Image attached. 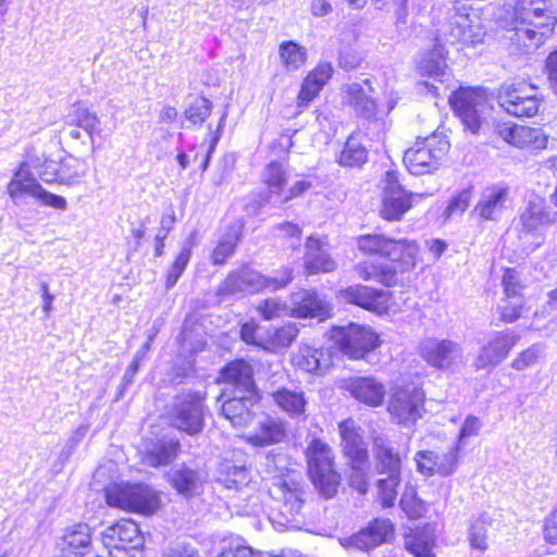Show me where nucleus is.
I'll list each match as a JSON object with an SVG mask.
<instances>
[{
  "instance_id": "nucleus-1",
  "label": "nucleus",
  "mask_w": 557,
  "mask_h": 557,
  "mask_svg": "<svg viewBox=\"0 0 557 557\" xmlns=\"http://www.w3.org/2000/svg\"><path fill=\"white\" fill-rule=\"evenodd\" d=\"M485 26L481 8H474L468 0H456L447 10V21L437 29L432 49L424 50L417 59L422 75L438 77L447 69L444 42L475 45L483 41Z\"/></svg>"
},
{
  "instance_id": "nucleus-2",
  "label": "nucleus",
  "mask_w": 557,
  "mask_h": 557,
  "mask_svg": "<svg viewBox=\"0 0 557 557\" xmlns=\"http://www.w3.org/2000/svg\"><path fill=\"white\" fill-rule=\"evenodd\" d=\"M556 24L549 0H517L504 36L518 51L530 52L553 35Z\"/></svg>"
},
{
  "instance_id": "nucleus-3",
  "label": "nucleus",
  "mask_w": 557,
  "mask_h": 557,
  "mask_svg": "<svg viewBox=\"0 0 557 557\" xmlns=\"http://www.w3.org/2000/svg\"><path fill=\"white\" fill-rule=\"evenodd\" d=\"M306 457L312 484L325 499L333 498L341 485V474L334 469V453L321 440H312L307 447Z\"/></svg>"
},
{
  "instance_id": "nucleus-4",
  "label": "nucleus",
  "mask_w": 557,
  "mask_h": 557,
  "mask_svg": "<svg viewBox=\"0 0 557 557\" xmlns=\"http://www.w3.org/2000/svg\"><path fill=\"white\" fill-rule=\"evenodd\" d=\"M269 494L276 503L275 510L281 517L278 523L298 528L304 517V506L308 496L305 484L290 476L277 479L269 488Z\"/></svg>"
},
{
  "instance_id": "nucleus-5",
  "label": "nucleus",
  "mask_w": 557,
  "mask_h": 557,
  "mask_svg": "<svg viewBox=\"0 0 557 557\" xmlns=\"http://www.w3.org/2000/svg\"><path fill=\"white\" fill-rule=\"evenodd\" d=\"M358 249L366 255H380L394 262H400L403 270L416 265L419 247L414 240L393 239L382 234H367L357 238Z\"/></svg>"
},
{
  "instance_id": "nucleus-6",
  "label": "nucleus",
  "mask_w": 557,
  "mask_h": 557,
  "mask_svg": "<svg viewBox=\"0 0 557 557\" xmlns=\"http://www.w3.org/2000/svg\"><path fill=\"white\" fill-rule=\"evenodd\" d=\"M498 103L510 115L534 116L542 98L539 88L523 81H506L498 89Z\"/></svg>"
},
{
  "instance_id": "nucleus-7",
  "label": "nucleus",
  "mask_w": 557,
  "mask_h": 557,
  "mask_svg": "<svg viewBox=\"0 0 557 557\" xmlns=\"http://www.w3.org/2000/svg\"><path fill=\"white\" fill-rule=\"evenodd\" d=\"M110 507L141 513H152L159 507V497L145 484H112L106 488Z\"/></svg>"
},
{
  "instance_id": "nucleus-8",
  "label": "nucleus",
  "mask_w": 557,
  "mask_h": 557,
  "mask_svg": "<svg viewBox=\"0 0 557 557\" xmlns=\"http://www.w3.org/2000/svg\"><path fill=\"white\" fill-rule=\"evenodd\" d=\"M205 395L198 392L183 391L172 403L170 420L173 426L194 435L205 425Z\"/></svg>"
},
{
  "instance_id": "nucleus-9",
  "label": "nucleus",
  "mask_w": 557,
  "mask_h": 557,
  "mask_svg": "<svg viewBox=\"0 0 557 557\" xmlns=\"http://www.w3.org/2000/svg\"><path fill=\"white\" fill-rule=\"evenodd\" d=\"M449 143L435 134L417 140L414 146L407 149L404 154V163L413 175H423L436 170L441 160L446 154Z\"/></svg>"
},
{
  "instance_id": "nucleus-10",
  "label": "nucleus",
  "mask_w": 557,
  "mask_h": 557,
  "mask_svg": "<svg viewBox=\"0 0 557 557\" xmlns=\"http://www.w3.org/2000/svg\"><path fill=\"white\" fill-rule=\"evenodd\" d=\"M450 103L465 127L476 134L486 120L487 102L484 91L480 88H460L451 96Z\"/></svg>"
},
{
  "instance_id": "nucleus-11",
  "label": "nucleus",
  "mask_w": 557,
  "mask_h": 557,
  "mask_svg": "<svg viewBox=\"0 0 557 557\" xmlns=\"http://www.w3.org/2000/svg\"><path fill=\"white\" fill-rule=\"evenodd\" d=\"M425 394L421 387L408 385L395 388L387 406L392 421L410 428L422 417Z\"/></svg>"
},
{
  "instance_id": "nucleus-12",
  "label": "nucleus",
  "mask_w": 557,
  "mask_h": 557,
  "mask_svg": "<svg viewBox=\"0 0 557 557\" xmlns=\"http://www.w3.org/2000/svg\"><path fill=\"white\" fill-rule=\"evenodd\" d=\"M419 354L429 366L440 371L454 370L465 361L462 346L448 338H424L420 342Z\"/></svg>"
},
{
  "instance_id": "nucleus-13",
  "label": "nucleus",
  "mask_w": 557,
  "mask_h": 557,
  "mask_svg": "<svg viewBox=\"0 0 557 557\" xmlns=\"http://www.w3.org/2000/svg\"><path fill=\"white\" fill-rule=\"evenodd\" d=\"M383 197L380 215L387 221H399L411 208L414 197L422 195L407 193L399 182V173L388 170L383 178Z\"/></svg>"
},
{
  "instance_id": "nucleus-14",
  "label": "nucleus",
  "mask_w": 557,
  "mask_h": 557,
  "mask_svg": "<svg viewBox=\"0 0 557 557\" xmlns=\"http://www.w3.org/2000/svg\"><path fill=\"white\" fill-rule=\"evenodd\" d=\"M334 337L342 352L351 359H363L380 345L376 333L370 327L357 324L341 327Z\"/></svg>"
},
{
  "instance_id": "nucleus-15",
  "label": "nucleus",
  "mask_w": 557,
  "mask_h": 557,
  "mask_svg": "<svg viewBox=\"0 0 557 557\" xmlns=\"http://www.w3.org/2000/svg\"><path fill=\"white\" fill-rule=\"evenodd\" d=\"M417 469L426 476H447L455 472L458 463V446L445 451L420 450L416 454Z\"/></svg>"
},
{
  "instance_id": "nucleus-16",
  "label": "nucleus",
  "mask_w": 557,
  "mask_h": 557,
  "mask_svg": "<svg viewBox=\"0 0 557 557\" xmlns=\"http://www.w3.org/2000/svg\"><path fill=\"white\" fill-rule=\"evenodd\" d=\"M519 338L518 335L510 331L495 332L478 354L474 361L476 370L499 364L509 355Z\"/></svg>"
},
{
  "instance_id": "nucleus-17",
  "label": "nucleus",
  "mask_w": 557,
  "mask_h": 557,
  "mask_svg": "<svg viewBox=\"0 0 557 557\" xmlns=\"http://www.w3.org/2000/svg\"><path fill=\"white\" fill-rule=\"evenodd\" d=\"M392 533L393 524L389 520L375 519L358 533L341 539V544L346 548L369 550L386 542Z\"/></svg>"
},
{
  "instance_id": "nucleus-18",
  "label": "nucleus",
  "mask_w": 557,
  "mask_h": 557,
  "mask_svg": "<svg viewBox=\"0 0 557 557\" xmlns=\"http://www.w3.org/2000/svg\"><path fill=\"white\" fill-rule=\"evenodd\" d=\"M496 133L508 144L522 149H543L548 140L542 128L517 125L510 122L497 124Z\"/></svg>"
},
{
  "instance_id": "nucleus-19",
  "label": "nucleus",
  "mask_w": 557,
  "mask_h": 557,
  "mask_svg": "<svg viewBox=\"0 0 557 557\" xmlns=\"http://www.w3.org/2000/svg\"><path fill=\"white\" fill-rule=\"evenodd\" d=\"M91 547L90 528L78 523L64 530L55 540L58 557H84Z\"/></svg>"
},
{
  "instance_id": "nucleus-20",
  "label": "nucleus",
  "mask_w": 557,
  "mask_h": 557,
  "mask_svg": "<svg viewBox=\"0 0 557 557\" xmlns=\"http://www.w3.org/2000/svg\"><path fill=\"white\" fill-rule=\"evenodd\" d=\"M222 381L226 384L222 396L227 394H258L253 381L251 366L244 360H235L228 363L221 373Z\"/></svg>"
},
{
  "instance_id": "nucleus-21",
  "label": "nucleus",
  "mask_w": 557,
  "mask_h": 557,
  "mask_svg": "<svg viewBox=\"0 0 557 557\" xmlns=\"http://www.w3.org/2000/svg\"><path fill=\"white\" fill-rule=\"evenodd\" d=\"M344 94L346 102L355 109L359 116L366 120L375 117L377 106L373 98L374 88L370 79L346 84Z\"/></svg>"
},
{
  "instance_id": "nucleus-22",
  "label": "nucleus",
  "mask_w": 557,
  "mask_h": 557,
  "mask_svg": "<svg viewBox=\"0 0 557 557\" xmlns=\"http://www.w3.org/2000/svg\"><path fill=\"white\" fill-rule=\"evenodd\" d=\"M339 297L348 302L379 314L388 308V295L384 290L373 289L364 285H352L338 292Z\"/></svg>"
},
{
  "instance_id": "nucleus-23",
  "label": "nucleus",
  "mask_w": 557,
  "mask_h": 557,
  "mask_svg": "<svg viewBox=\"0 0 557 557\" xmlns=\"http://www.w3.org/2000/svg\"><path fill=\"white\" fill-rule=\"evenodd\" d=\"M222 406V416L231 422L234 428H245L253 419L251 408L258 401V394H227Z\"/></svg>"
},
{
  "instance_id": "nucleus-24",
  "label": "nucleus",
  "mask_w": 557,
  "mask_h": 557,
  "mask_svg": "<svg viewBox=\"0 0 557 557\" xmlns=\"http://www.w3.org/2000/svg\"><path fill=\"white\" fill-rule=\"evenodd\" d=\"M344 388L358 401L369 406L383 405L386 388L384 384L373 376H355L345 380Z\"/></svg>"
},
{
  "instance_id": "nucleus-25",
  "label": "nucleus",
  "mask_w": 557,
  "mask_h": 557,
  "mask_svg": "<svg viewBox=\"0 0 557 557\" xmlns=\"http://www.w3.org/2000/svg\"><path fill=\"white\" fill-rule=\"evenodd\" d=\"M290 315L297 318H319L324 320L331 314V307L317 293L300 289L290 295Z\"/></svg>"
},
{
  "instance_id": "nucleus-26",
  "label": "nucleus",
  "mask_w": 557,
  "mask_h": 557,
  "mask_svg": "<svg viewBox=\"0 0 557 557\" xmlns=\"http://www.w3.org/2000/svg\"><path fill=\"white\" fill-rule=\"evenodd\" d=\"M522 230L532 233L541 227L557 224V214L553 212L544 198L533 196L519 216Z\"/></svg>"
},
{
  "instance_id": "nucleus-27",
  "label": "nucleus",
  "mask_w": 557,
  "mask_h": 557,
  "mask_svg": "<svg viewBox=\"0 0 557 557\" xmlns=\"http://www.w3.org/2000/svg\"><path fill=\"white\" fill-rule=\"evenodd\" d=\"M332 352L329 348L301 345L293 356V364L311 374L322 375L332 366Z\"/></svg>"
},
{
  "instance_id": "nucleus-28",
  "label": "nucleus",
  "mask_w": 557,
  "mask_h": 557,
  "mask_svg": "<svg viewBox=\"0 0 557 557\" xmlns=\"http://www.w3.org/2000/svg\"><path fill=\"white\" fill-rule=\"evenodd\" d=\"M508 188L493 185L483 189L473 212L484 221H498L506 209Z\"/></svg>"
},
{
  "instance_id": "nucleus-29",
  "label": "nucleus",
  "mask_w": 557,
  "mask_h": 557,
  "mask_svg": "<svg viewBox=\"0 0 557 557\" xmlns=\"http://www.w3.org/2000/svg\"><path fill=\"white\" fill-rule=\"evenodd\" d=\"M102 542L106 547L129 546L143 547L144 537L138 525L129 519H122L108 527L102 532Z\"/></svg>"
},
{
  "instance_id": "nucleus-30",
  "label": "nucleus",
  "mask_w": 557,
  "mask_h": 557,
  "mask_svg": "<svg viewBox=\"0 0 557 557\" xmlns=\"http://www.w3.org/2000/svg\"><path fill=\"white\" fill-rule=\"evenodd\" d=\"M374 472L376 475H401V459L383 435L373 438Z\"/></svg>"
},
{
  "instance_id": "nucleus-31",
  "label": "nucleus",
  "mask_w": 557,
  "mask_h": 557,
  "mask_svg": "<svg viewBox=\"0 0 557 557\" xmlns=\"http://www.w3.org/2000/svg\"><path fill=\"white\" fill-rule=\"evenodd\" d=\"M342 438L343 451L349 460L368 459V447L363 441L361 429L357 426L352 419H347L338 424Z\"/></svg>"
},
{
  "instance_id": "nucleus-32",
  "label": "nucleus",
  "mask_w": 557,
  "mask_h": 557,
  "mask_svg": "<svg viewBox=\"0 0 557 557\" xmlns=\"http://www.w3.org/2000/svg\"><path fill=\"white\" fill-rule=\"evenodd\" d=\"M287 436L285 423L272 417H265L257 429L246 436L247 443L256 447H264L283 442Z\"/></svg>"
},
{
  "instance_id": "nucleus-33",
  "label": "nucleus",
  "mask_w": 557,
  "mask_h": 557,
  "mask_svg": "<svg viewBox=\"0 0 557 557\" xmlns=\"http://www.w3.org/2000/svg\"><path fill=\"white\" fill-rule=\"evenodd\" d=\"M322 246L320 239L313 236L307 238L305 256V272L307 275L327 273L336 269V262Z\"/></svg>"
},
{
  "instance_id": "nucleus-34",
  "label": "nucleus",
  "mask_w": 557,
  "mask_h": 557,
  "mask_svg": "<svg viewBox=\"0 0 557 557\" xmlns=\"http://www.w3.org/2000/svg\"><path fill=\"white\" fill-rule=\"evenodd\" d=\"M41 187L29 171V166L26 163H22L15 171L7 189L11 199L17 202L23 195H29L37 199Z\"/></svg>"
},
{
  "instance_id": "nucleus-35",
  "label": "nucleus",
  "mask_w": 557,
  "mask_h": 557,
  "mask_svg": "<svg viewBox=\"0 0 557 557\" xmlns=\"http://www.w3.org/2000/svg\"><path fill=\"white\" fill-rule=\"evenodd\" d=\"M169 480L180 494L190 497L199 493L205 482V476L195 469L181 466L169 473Z\"/></svg>"
},
{
  "instance_id": "nucleus-36",
  "label": "nucleus",
  "mask_w": 557,
  "mask_h": 557,
  "mask_svg": "<svg viewBox=\"0 0 557 557\" xmlns=\"http://www.w3.org/2000/svg\"><path fill=\"white\" fill-rule=\"evenodd\" d=\"M178 450V440L164 437L147 447L143 461L150 467L165 466L175 459Z\"/></svg>"
},
{
  "instance_id": "nucleus-37",
  "label": "nucleus",
  "mask_w": 557,
  "mask_h": 557,
  "mask_svg": "<svg viewBox=\"0 0 557 557\" xmlns=\"http://www.w3.org/2000/svg\"><path fill=\"white\" fill-rule=\"evenodd\" d=\"M216 481L225 488L239 491L251 482L250 470L233 461L221 462Z\"/></svg>"
},
{
  "instance_id": "nucleus-38",
  "label": "nucleus",
  "mask_w": 557,
  "mask_h": 557,
  "mask_svg": "<svg viewBox=\"0 0 557 557\" xmlns=\"http://www.w3.org/2000/svg\"><path fill=\"white\" fill-rule=\"evenodd\" d=\"M333 75V66L329 62L320 63L305 78L299 91V100L311 101Z\"/></svg>"
},
{
  "instance_id": "nucleus-39",
  "label": "nucleus",
  "mask_w": 557,
  "mask_h": 557,
  "mask_svg": "<svg viewBox=\"0 0 557 557\" xmlns=\"http://www.w3.org/2000/svg\"><path fill=\"white\" fill-rule=\"evenodd\" d=\"M359 278L375 281L385 286H393L398 281L397 271L389 264H376L371 261H362L355 265Z\"/></svg>"
},
{
  "instance_id": "nucleus-40",
  "label": "nucleus",
  "mask_w": 557,
  "mask_h": 557,
  "mask_svg": "<svg viewBox=\"0 0 557 557\" xmlns=\"http://www.w3.org/2000/svg\"><path fill=\"white\" fill-rule=\"evenodd\" d=\"M243 225L239 222L231 224L221 236L211 253V262L221 265L234 253L242 236Z\"/></svg>"
},
{
  "instance_id": "nucleus-41",
  "label": "nucleus",
  "mask_w": 557,
  "mask_h": 557,
  "mask_svg": "<svg viewBox=\"0 0 557 557\" xmlns=\"http://www.w3.org/2000/svg\"><path fill=\"white\" fill-rule=\"evenodd\" d=\"M278 55L284 69L292 72L306 63L307 49L293 40H286L280 44Z\"/></svg>"
},
{
  "instance_id": "nucleus-42",
  "label": "nucleus",
  "mask_w": 557,
  "mask_h": 557,
  "mask_svg": "<svg viewBox=\"0 0 557 557\" xmlns=\"http://www.w3.org/2000/svg\"><path fill=\"white\" fill-rule=\"evenodd\" d=\"M368 159V150L356 135H350L342 150L338 163L347 168H360Z\"/></svg>"
},
{
  "instance_id": "nucleus-43",
  "label": "nucleus",
  "mask_w": 557,
  "mask_h": 557,
  "mask_svg": "<svg viewBox=\"0 0 557 557\" xmlns=\"http://www.w3.org/2000/svg\"><path fill=\"white\" fill-rule=\"evenodd\" d=\"M275 404L290 416H298L305 412L306 399L302 392L281 388L272 394Z\"/></svg>"
},
{
  "instance_id": "nucleus-44",
  "label": "nucleus",
  "mask_w": 557,
  "mask_h": 557,
  "mask_svg": "<svg viewBox=\"0 0 557 557\" xmlns=\"http://www.w3.org/2000/svg\"><path fill=\"white\" fill-rule=\"evenodd\" d=\"M262 178L267 185L270 197L277 196L275 200L282 198L285 193L287 174L282 163L270 162L263 171Z\"/></svg>"
},
{
  "instance_id": "nucleus-45",
  "label": "nucleus",
  "mask_w": 557,
  "mask_h": 557,
  "mask_svg": "<svg viewBox=\"0 0 557 557\" xmlns=\"http://www.w3.org/2000/svg\"><path fill=\"white\" fill-rule=\"evenodd\" d=\"M401 482V475H379L375 481L376 494L383 507L394 506L398 496V487Z\"/></svg>"
},
{
  "instance_id": "nucleus-46",
  "label": "nucleus",
  "mask_w": 557,
  "mask_h": 557,
  "mask_svg": "<svg viewBox=\"0 0 557 557\" xmlns=\"http://www.w3.org/2000/svg\"><path fill=\"white\" fill-rule=\"evenodd\" d=\"M184 349H189L191 352L201 351L206 346V339L202 335V326L191 324L185 321L182 332L177 337Z\"/></svg>"
},
{
  "instance_id": "nucleus-47",
  "label": "nucleus",
  "mask_w": 557,
  "mask_h": 557,
  "mask_svg": "<svg viewBox=\"0 0 557 557\" xmlns=\"http://www.w3.org/2000/svg\"><path fill=\"white\" fill-rule=\"evenodd\" d=\"M67 124L70 126H76L83 128L90 138H92L95 133H98L99 119L98 116L90 112L88 109L83 107H74L73 113L69 116Z\"/></svg>"
},
{
  "instance_id": "nucleus-48",
  "label": "nucleus",
  "mask_w": 557,
  "mask_h": 557,
  "mask_svg": "<svg viewBox=\"0 0 557 557\" xmlns=\"http://www.w3.org/2000/svg\"><path fill=\"white\" fill-rule=\"evenodd\" d=\"M369 458L364 460H350L348 483L350 487L360 494H366L369 488L368 482Z\"/></svg>"
},
{
  "instance_id": "nucleus-49",
  "label": "nucleus",
  "mask_w": 557,
  "mask_h": 557,
  "mask_svg": "<svg viewBox=\"0 0 557 557\" xmlns=\"http://www.w3.org/2000/svg\"><path fill=\"white\" fill-rule=\"evenodd\" d=\"M190 257L191 245L189 243H185L168 272L165 281L166 289H171L177 283L178 278L181 277L185 268L187 267Z\"/></svg>"
},
{
  "instance_id": "nucleus-50",
  "label": "nucleus",
  "mask_w": 557,
  "mask_h": 557,
  "mask_svg": "<svg viewBox=\"0 0 557 557\" xmlns=\"http://www.w3.org/2000/svg\"><path fill=\"white\" fill-rule=\"evenodd\" d=\"M216 557H271L262 552H255L239 539L224 542L221 553Z\"/></svg>"
},
{
  "instance_id": "nucleus-51",
  "label": "nucleus",
  "mask_w": 557,
  "mask_h": 557,
  "mask_svg": "<svg viewBox=\"0 0 557 557\" xmlns=\"http://www.w3.org/2000/svg\"><path fill=\"white\" fill-rule=\"evenodd\" d=\"M212 111V102L205 97H197L185 111L186 119L194 125L202 124Z\"/></svg>"
},
{
  "instance_id": "nucleus-52",
  "label": "nucleus",
  "mask_w": 557,
  "mask_h": 557,
  "mask_svg": "<svg viewBox=\"0 0 557 557\" xmlns=\"http://www.w3.org/2000/svg\"><path fill=\"white\" fill-rule=\"evenodd\" d=\"M545 350V345L536 343L521 351L511 362L515 370L522 371L537 362Z\"/></svg>"
},
{
  "instance_id": "nucleus-53",
  "label": "nucleus",
  "mask_w": 557,
  "mask_h": 557,
  "mask_svg": "<svg viewBox=\"0 0 557 557\" xmlns=\"http://www.w3.org/2000/svg\"><path fill=\"white\" fill-rule=\"evenodd\" d=\"M434 541L424 534H414L406 541V548L414 557H435Z\"/></svg>"
},
{
  "instance_id": "nucleus-54",
  "label": "nucleus",
  "mask_w": 557,
  "mask_h": 557,
  "mask_svg": "<svg viewBox=\"0 0 557 557\" xmlns=\"http://www.w3.org/2000/svg\"><path fill=\"white\" fill-rule=\"evenodd\" d=\"M523 304V297H506L502 299L498 306L500 320L505 323H512L517 321L521 317Z\"/></svg>"
},
{
  "instance_id": "nucleus-55",
  "label": "nucleus",
  "mask_w": 557,
  "mask_h": 557,
  "mask_svg": "<svg viewBox=\"0 0 557 557\" xmlns=\"http://www.w3.org/2000/svg\"><path fill=\"white\" fill-rule=\"evenodd\" d=\"M258 311L265 320L290 315V307L277 298H270L258 305Z\"/></svg>"
},
{
  "instance_id": "nucleus-56",
  "label": "nucleus",
  "mask_w": 557,
  "mask_h": 557,
  "mask_svg": "<svg viewBox=\"0 0 557 557\" xmlns=\"http://www.w3.org/2000/svg\"><path fill=\"white\" fill-rule=\"evenodd\" d=\"M472 199V190L463 189L453 197L444 212L446 219L458 218L469 208Z\"/></svg>"
},
{
  "instance_id": "nucleus-57",
  "label": "nucleus",
  "mask_w": 557,
  "mask_h": 557,
  "mask_svg": "<svg viewBox=\"0 0 557 557\" xmlns=\"http://www.w3.org/2000/svg\"><path fill=\"white\" fill-rule=\"evenodd\" d=\"M72 168H75V164L63 162L57 170L53 178L42 177V180L47 183L58 182L67 186L77 185L82 180L83 173L77 170L70 173Z\"/></svg>"
},
{
  "instance_id": "nucleus-58",
  "label": "nucleus",
  "mask_w": 557,
  "mask_h": 557,
  "mask_svg": "<svg viewBox=\"0 0 557 557\" xmlns=\"http://www.w3.org/2000/svg\"><path fill=\"white\" fill-rule=\"evenodd\" d=\"M239 272L247 293H258L267 289V277L258 271L245 267Z\"/></svg>"
},
{
  "instance_id": "nucleus-59",
  "label": "nucleus",
  "mask_w": 557,
  "mask_h": 557,
  "mask_svg": "<svg viewBox=\"0 0 557 557\" xmlns=\"http://www.w3.org/2000/svg\"><path fill=\"white\" fill-rule=\"evenodd\" d=\"M239 293H247V290L238 270L230 273L227 277L219 285L218 295L230 296Z\"/></svg>"
},
{
  "instance_id": "nucleus-60",
  "label": "nucleus",
  "mask_w": 557,
  "mask_h": 557,
  "mask_svg": "<svg viewBox=\"0 0 557 557\" xmlns=\"http://www.w3.org/2000/svg\"><path fill=\"white\" fill-rule=\"evenodd\" d=\"M470 545L474 549L484 552L487 549V529L484 521L476 520L469 532Z\"/></svg>"
},
{
  "instance_id": "nucleus-61",
  "label": "nucleus",
  "mask_w": 557,
  "mask_h": 557,
  "mask_svg": "<svg viewBox=\"0 0 557 557\" xmlns=\"http://www.w3.org/2000/svg\"><path fill=\"white\" fill-rule=\"evenodd\" d=\"M267 277V289L270 290H278L284 287H286L288 284L292 283L294 276H293V270L288 267H282L277 269L273 275L265 276Z\"/></svg>"
},
{
  "instance_id": "nucleus-62",
  "label": "nucleus",
  "mask_w": 557,
  "mask_h": 557,
  "mask_svg": "<svg viewBox=\"0 0 557 557\" xmlns=\"http://www.w3.org/2000/svg\"><path fill=\"white\" fill-rule=\"evenodd\" d=\"M363 60L362 54L354 48L344 47L338 52V65L345 71L357 69Z\"/></svg>"
},
{
  "instance_id": "nucleus-63",
  "label": "nucleus",
  "mask_w": 557,
  "mask_h": 557,
  "mask_svg": "<svg viewBox=\"0 0 557 557\" xmlns=\"http://www.w3.org/2000/svg\"><path fill=\"white\" fill-rule=\"evenodd\" d=\"M298 327L294 323H288L274 331L272 335V342L276 346L286 347L289 346L298 335Z\"/></svg>"
},
{
  "instance_id": "nucleus-64",
  "label": "nucleus",
  "mask_w": 557,
  "mask_h": 557,
  "mask_svg": "<svg viewBox=\"0 0 557 557\" xmlns=\"http://www.w3.org/2000/svg\"><path fill=\"white\" fill-rule=\"evenodd\" d=\"M544 539L553 545H557V504L544 520Z\"/></svg>"
}]
</instances>
